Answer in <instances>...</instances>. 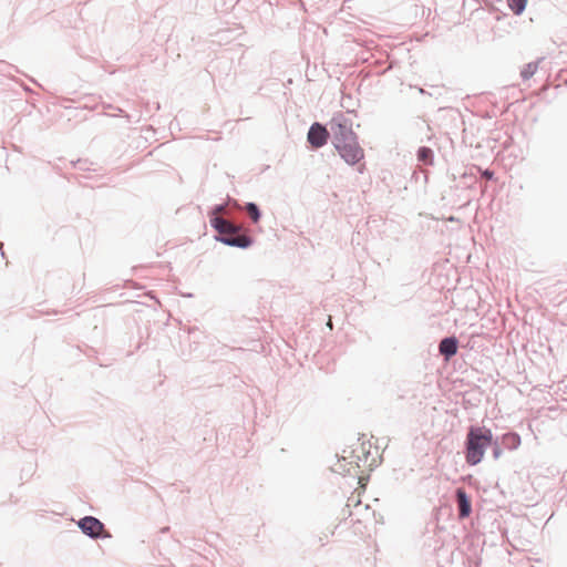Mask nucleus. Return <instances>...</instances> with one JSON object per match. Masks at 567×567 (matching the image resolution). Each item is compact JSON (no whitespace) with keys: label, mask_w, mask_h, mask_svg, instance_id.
Here are the masks:
<instances>
[{"label":"nucleus","mask_w":567,"mask_h":567,"mask_svg":"<svg viewBox=\"0 0 567 567\" xmlns=\"http://www.w3.org/2000/svg\"><path fill=\"white\" fill-rule=\"evenodd\" d=\"M352 457L358 467L371 468L377 465L380 457L379 447L373 443L372 437L362 435L352 450Z\"/></svg>","instance_id":"nucleus-2"},{"label":"nucleus","mask_w":567,"mask_h":567,"mask_svg":"<svg viewBox=\"0 0 567 567\" xmlns=\"http://www.w3.org/2000/svg\"><path fill=\"white\" fill-rule=\"evenodd\" d=\"M483 176H484V177H486V178H488V179H491V178L493 177V173H492V172H489V171H485V172L483 173Z\"/></svg>","instance_id":"nucleus-15"},{"label":"nucleus","mask_w":567,"mask_h":567,"mask_svg":"<svg viewBox=\"0 0 567 567\" xmlns=\"http://www.w3.org/2000/svg\"><path fill=\"white\" fill-rule=\"evenodd\" d=\"M460 517L465 518L471 514V502L464 489L458 488L456 492Z\"/></svg>","instance_id":"nucleus-8"},{"label":"nucleus","mask_w":567,"mask_h":567,"mask_svg":"<svg viewBox=\"0 0 567 567\" xmlns=\"http://www.w3.org/2000/svg\"><path fill=\"white\" fill-rule=\"evenodd\" d=\"M440 352L447 359L457 352V340L455 338H445L440 342Z\"/></svg>","instance_id":"nucleus-9"},{"label":"nucleus","mask_w":567,"mask_h":567,"mask_svg":"<svg viewBox=\"0 0 567 567\" xmlns=\"http://www.w3.org/2000/svg\"><path fill=\"white\" fill-rule=\"evenodd\" d=\"M329 137V133L324 126L319 123H315L311 125L308 132V142L312 147L319 148L322 147Z\"/></svg>","instance_id":"nucleus-6"},{"label":"nucleus","mask_w":567,"mask_h":567,"mask_svg":"<svg viewBox=\"0 0 567 567\" xmlns=\"http://www.w3.org/2000/svg\"><path fill=\"white\" fill-rule=\"evenodd\" d=\"M506 439L514 441V444H518L519 443V437L516 434L506 435Z\"/></svg>","instance_id":"nucleus-14"},{"label":"nucleus","mask_w":567,"mask_h":567,"mask_svg":"<svg viewBox=\"0 0 567 567\" xmlns=\"http://www.w3.org/2000/svg\"><path fill=\"white\" fill-rule=\"evenodd\" d=\"M334 147L340 156L350 165L359 163L364 156L363 150L360 147L357 138Z\"/></svg>","instance_id":"nucleus-4"},{"label":"nucleus","mask_w":567,"mask_h":567,"mask_svg":"<svg viewBox=\"0 0 567 567\" xmlns=\"http://www.w3.org/2000/svg\"><path fill=\"white\" fill-rule=\"evenodd\" d=\"M246 210H247L249 217L255 223H257L259 220V217H260L259 209H258V207L255 204H252V203L247 204Z\"/></svg>","instance_id":"nucleus-13"},{"label":"nucleus","mask_w":567,"mask_h":567,"mask_svg":"<svg viewBox=\"0 0 567 567\" xmlns=\"http://www.w3.org/2000/svg\"><path fill=\"white\" fill-rule=\"evenodd\" d=\"M507 4L515 14H520L526 8L527 0H507Z\"/></svg>","instance_id":"nucleus-11"},{"label":"nucleus","mask_w":567,"mask_h":567,"mask_svg":"<svg viewBox=\"0 0 567 567\" xmlns=\"http://www.w3.org/2000/svg\"><path fill=\"white\" fill-rule=\"evenodd\" d=\"M327 327L329 329H332V327H333L331 317H329V319H328Z\"/></svg>","instance_id":"nucleus-16"},{"label":"nucleus","mask_w":567,"mask_h":567,"mask_svg":"<svg viewBox=\"0 0 567 567\" xmlns=\"http://www.w3.org/2000/svg\"><path fill=\"white\" fill-rule=\"evenodd\" d=\"M499 455H501V450L499 449H495L494 450V456L497 458Z\"/></svg>","instance_id":"nucleus-17"},{"label":"nucleus","mask_w":567,"mask_h":567,"mask_svg":"<svg viewBox=\"0 0 567 567\" xmlns=\"http://www.w3.org/2000/svg\"><path fill=\"white\" fill-rule=\"evenodd\" d=\"M493 441V433L485 427L472 426L466 435V453L467 464L477 465L484 457L487 447Z\"/></svg>","instance_id":"nucleus-1"},{"label":"nucleus","mask_w":567,"mask_h":567,"mask_svg":"<svg viewBox=\"0 0 567 567\" xmlns=\"http://www.w3.org/2000/svg\"><path fill=\"white\" fill-rule=\"evenodd\" d=\"M419 161L432 165L433 164V153L429 147H421L417 152Z\"/></svg>","instance_id":"nucleus-10"},{"label":"nucleus","mask_w":567,"mask_h":567,"mask_svg":"<svg viewBox=\"0 0 567 567\" xmlns=\"http://www.w3.org/2000/svg\"><path fill=\"white\" fill-rule=\"evenodd\" d=\"M536 71H537V64L528 63L527 65L524 66L520 74H522L523 79L528 80L536 73Z\"/></svg>","instance_id":"nucleus-12"},{"label":"nucleus","mask_w":567,"mask_h":567,"mask_svg":"<svg viewBox=\"0 0 567 567\" xmlns=\"http://www.w3.org/2000/svg\"><path fill=\"white\" fill-rule=\"evenodd\" d=\"M215 228L226 237L223 238V241L229 246H236L246 248L250 245V239L245 235H236L235 226L226 219L215 218L214 220Z\"/></svg>","instance_id":"nucleus-3"},{"label":"nucleus","mask_w":567,"mask_h":567,"mask_svg":"<svg viewBox=\"0 0 567 567\" xmlns=\"http://www.w3.org/2000/svg\"><path fill=\"white\" fill-rule=\"evenodd\" d=\"M82 532L91 537H99L103 532V524L95 517L86 516L79 522Z\"/></svg>","instance_id":"nucleus-7"},{"label":"nucleus","mask_w":567,"mask_h":567,"mask_svg":"<svg viewBox=\"0 0 567 567\" xmlns=\"http://www.w3.org/2000/svg\"><path fill=\"white\" fill-rule=\"evenodd\" d=\"M331 130L333 132V145L338 146L346 142H352L357 138V135L352 131L351 126L347 123H337L331 124Z\"/></svg>","instance_id":"nucleus-5"}]
</instances>
